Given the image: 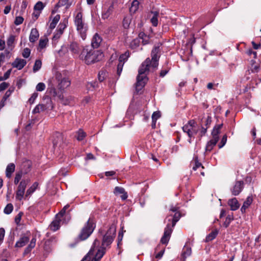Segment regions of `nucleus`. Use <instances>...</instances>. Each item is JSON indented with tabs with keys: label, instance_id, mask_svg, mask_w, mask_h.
Returning <instances> with one entry per match:
<instances>
[{
	"label": "nucleus",
	"instance_id": "1",
	"mask_svg": "<svg viewBox=\"0 0 261 261\" xmlns=\"http://www.w3.org/2000/svg\"><path fill=\"white\" fill-rule=\"evenodd\" d=\"M103 57L102 52L94 49H83L79 55L80 59L85 61L87 64H91L101 60Z\"/></svg>",
	"mask_w": 261,
	"mask_h": 261
},
{
	"label": "nucleus",
	"instance_id": "2",
	"mask_svg": "<svg viewBox=\"0 0 261 261\" xmlns=\"http://www.w3.org/2000/svg\"><path fill=\"white\" fill-rule=\"evenodd\" d=\"M150 64V59L147 58L140 67L138 70V75L137 77V89H141L147 81L148 79L147 78L146 74L149 71Z\"/></svg>",
	"mask_w": 261,
	"mask_h": 261
},
{
	"label": "nucleus",
	"instance_id": "3",
	"mask_svg": "<svg viewBox=\"0 0 261 261\" xmlns=\"http://www.w3.org/2000/svg\"><path fill=\"white\" fill-rule=\"evenodd\" d=\"M74 23L76 27V30L80 33L81 37L83 40L85 39L88 27L87 24L83 20V14L81 12H79L77 13L74 19Z\"/></svg>",
	"mask_w": 261,
	"mask_h": 261
},
{
	"label": "nucleus",
	"instance_id": "4",
	"mask_svg": "<svg viewBox=\"0 0 261 261\" xmlns=\"http://www.w3.org/2000/svg\"><path fill=\"white\" fill-rule=\"evenodd\" d=\"M95 227V224L94 221L89 218L79 234V239L81 241L86 240L93 232Z\"/></svg>",
	"mask_w": 261,
	"mask_h": 261
},
{
	"label": "nucleus",
	"instance_id": "5",
	"mask_svg": "<svg viewBox=\"0 0 261 261\" xmlns=\"http://www.w3.org/2000/svg\"><path fill=\"white\" fill-rule=\"evenodd\" d=\"M55 79L57 83V88L61 91L64 90L71 84V81L64 73L56 72Z\"/></svg>",
	"mask_w": 261,
	"mask_h": 261
},
{
	"label": "nucleus",
	"instance_id": "6",
	"mask_svg": "<svg viewBox=\"0 0 261 261\" xmlns=\"http://www.w3.org/2000/svg\"><path fill=\"white\" fill-rule=\"evenodd\" d=\"M116 231V226L114 225H111L106 233L103 237L101 244L102 248H105V246H108L113 242L115 236Z\"/></svg>",
	"mask_w": 261,
	"mask_h": 261
},
{
	"label": "nucleus",
	"instance_id": "7",
	"mask_svg": "<svg viewBox=\"0 0 261 261\" xmlns=\"http://www.w3.org/2000/svg\"><path fill=\"white\" fill-rule=\"evenodd\" d=\"M195 124L196 122L194 120H191L182 127L184 132L187 133L189 138L188 141L190 143H191V139L194 135L198 132V130L195 128Z\"/></svg>",
	"mask_w": 261,
	"mask_h": 261
},
{
	"label": "nucleus",
	"instance_id": "8",
	"mask_svg": "<svg viewBox=\"0 0 261 261\" xmlns=\"http://www.w3.org/2000/svg\"><path fill=\"white\" fill-rule=\"evenodd\" d=\"M99 243V241L97 239H95L93 243V246L94 247H92L91 248V249H93L94 253H95L94 247L96 246H98ZM105 253V248L102 247L101 249L98 250L96 254H93V255H92V254L90 255V257H91L90 261H99L100 259V258L103 256V255H104Z\"/></svg>",
	"mask_w": 261,
	"mask_h": 261
},
{
	"label": "nucleus",
	"instance_id": "9",
	"mask_svg": "<svg viewBox=\"0 0 261 261\" xmlns=\"http://www.w3.org/2000/svg\"><path fill=\"white\" fill-rule=\"evenodd\" d=\"M244 185V181L242 180L236 181L234 185L230 188L232 195L234 196L238 195L243 190Z\"/></svg>",
	"mask_w": 261,
	"mask_h": 261
},
{
	"label": "nucleus",
	"instance_id": "10",
	"mask_svg": "<svg viewBox=\"0 0 261 261\" xmlns=\"http://www.w3.org/2000/svg\"><path fill=\"white\" fill-rule=\"evenodd\" d=\"M172 232V229L170 227V224L167 223L166 227L165 228L164 235L161 239V243L163 244H167L168 243Z\"/></svg>",
	"mask_w": 261,
	"mask_h": 261
},
{
	"label": "nucleus",
	"instance_id": "11",
	"mask_svg": "<svg viewBox=\"0 0 261 261\" xmlns=\"http://www.w3.org/2000/svg\"><path fill=\"white\" fill-rule=\"evenodd\" d=\"M68 21L67 20H64L62 22L60 23L58 27L56 33H55L53 39L57 40L63 34L64 29L66 28Z\"/></svg>",
	"mask_w": 261,
	"mask_h": 261
},
{
	"label": "nucleus",
	"instance_id": "12",
	"mask_svg": "<svg viewBox=\"0 0 261 261\" xmlns=\"http://www.w3.org/2000/svg\"><path fill=\"white\" fill-rule=\"evenodd\" d=\"M31 167V161L29 160L24 159L20 165L19 171L22 172L24 174H26L30 171Z\"/></svg>",
	"mask_w": 261,
	"mask_h": 261
},
{
	"label": "nucleus",
	"instance_id": "13",
	"mask_svg": "<svg viewBox=\"0 0 261 261\" xmlns=\"http://www.w3.org/2000/svg\"><path fill=\"white\" fill-rule=\"evenodd\" d=\"M68 49L72 54L80 55V52L81 50L83 51V49L85 48L83 46H80L77 42H72L69 44Z\"/></svg>",
	"mask_w": 261,
	"mask_h": 261
},
{
	"label": "nucleus",
	"instance_id": "14",
	"mask_svg": "<svg viewBox=\"0 0 261 261\" xmlns=\"http://www.w3.org/2000/svg\"><path fill=\"white\" fill-rule=\"evenodd\" d=\"M181 217V214L179 212H176L173 216H169L168 218V223L170 224V227L173 228L175 225L176 222Z\"/></svg>",
	"mask_w": 261,
	"mask_h": 261
},
{
	"label": "nucleus",
	"instance_id": "15",
	"mask_svg": "<svg viewBox=\"0 0 261 261\" xmlns=\"http://www.w3.org/2000/svg\"><path fill=\"white\" fill-rule=\"evenodd\" d=\"M27 61L22 59L16 58L15 61L12 63V66L14 68H16L18 70H21L26 65Z\"/></svg>",
	"mask_w": 261,
	"mask_h": 261
},
{
	"label": "nucleus",
	"instance_id": "16",
	"mask_svg": "<svg viewBox=\"0 0 261 261\" xmlns=\"http://www.w3.org/2000/svg\"><path fill=\"white\" fill-rule=\"evenodd\" d=\"M63 142V137L60 133H56L54 136L53 143L55 147L60 146Z\"/></svg>",
	"mask_w": 261,
	"mask_h": 261
},
{
	"label": "nucleus",
	"instance_id": "17",
	"mask_svg": "<svg viewBox=\"0 0 261 261\" xmlns=\"http://www.w3.org/2000/svg\"><path fill=\"white\" fill-rule=\"evenodd\" d=\"M101 41L102 38L101 37L99 36L98 34L96 33L92 39L91 45L94 48H98L99 46Z\"/></svg>",
	"mask_w": 261,
	"mask_h": 261
},
{
	"label": "nucleus",
	"instance_id": "18",
	"mask_svg": "<svg viewBox=\"0 0 261 261\" xmlns=\"http://www.w3.org/2000/svg\"><path fill=\"white\" fill-rule=\"evenodd\" d=\"M223 124L216 125L214 126L212 132V138L219 140V135L220 133V130L222 127Z\"/></svg>",
	"mask_w": 261,
	"mask_h": 261
},
{
	"label": "nucleus",
	"instance_id": "19",
	"mask_svg": "<svg viewBox=\"0 0 261 261\" xmlns=\"http://www.w3.org/2000/svg\"><path fill=\"white\" fill-rule=\"evenodd\" d=\"M228 204L230 207L232 211H236L240 207V204L237 198H233L228 201Z\"/></svg>",
	"mask_w": 261,
	"mask_h": 261
},
{
	"label": "nucleus",
	"instance_id": "20",
	"mask_svg": "<svg viewBox=\"0 0 261 261\" xmlns=\"http://www.w3.org/2000/svg\"><path fill=\"white\" fill-rule=\"evenodd\" d=\"M39 36V33L37 29L33 28L31 30L29 37V40L31 42H35L38 38Z\"/></svg>",
	"mask_w": 261,
	"mask_h": 261
},
{
	"label": "nucleus",
	"instance_id": "21",
	"mask_svg": "<svg viewBox=\"0 0 261 261\" xmlns=\"http://www.w3.org/2000/svg\"><path fill=\"white\" fill-rule=\"evenodd\" d=\"M15 169V165L14 163L9 164L6 169V175L8 178H10L12 173L14 172Z\"/></svg>",
	"mask_w": 261,
	"mask_h": 261
},
{
	"label": "nucleus",
	"instance_id": "22",
	"mask_svg": "<svg viewBox=\"0 0 261 261\" xmlns=\"http://www.w3.org/2000/svg\"><path fill=\"white\" fill-rule=\"evenodd\" d=\"M191 254V248L185 246L181 253V259L182 261H186V259L188 256H189Z\"/></svg>",
	"mask_w": 261,
	"mask_h": 261
},
{
	"label": "nucleus",
	"instance_id": "23",
	"mask_svg": "<svg viewBox=\"0 0 261 261\" xmlns=\"http://www.w3.org/2000/svg\"><path fill=\"white\" fill-rule=\"evenodd\" d=\"M62 221L61 219H58L56 216L55 219L51 222L50 225V229L53 231L57 230L60 227V222Z\"/></svg>",
	"mask_w": 261,
	"mask_h": 261
},
{
	"label": "nucleus",
	"instance_id": "24",
	"mask_svg": "<svg viewBox=\"0 0 261 261\" xmlns=\"http://www.w3.org/2000/svg\"><path fill=\"white\" fill-rule=\"evenodd\" d=\"M29 238L27 236H23L20 238V239L16 243V247H22L26 245L29 242Z\"/></svg>",
	"mask_w": 261,
	"mask_h": 261
},
{
	"label": "nucleus",
	"instance_id": "25",
	"mask_svg": "<svg viewBox=\"0 0 261 261\" xmlns=\"http://www.w3.org/2000/svg\"><path fill=\"white\" fill-rule=\"evenodd\" d=\"M114 10L113 5L112 4L106 10H105L102 13V18L106 19L109 18V17L112 14Z\"/></svg>",
	"mask_w": 261,
	"mask_h": 261
},
{
	"label": "nucleus",
	"instance_id": "26",
	"mask_svg": "<svg viewBox=\"0 0 261 261\" xmlns=\"http://www.w3.org/2000/svg\"><path fill=\"white\" fill-rule=\"evenodd\" d=\"M114 193L115 194H122L121 198L123 200L126 199L127 197V193L125 192L124 188L122 187H116L114 189Z\"/></svg>",
	"mask_w": 261,
	"mask_h": 261
},
{
	"label": "nucleus",
	"instance_id": "27",
	"mask_svg": "<svg viewBox=\"0 0 261 261\" xmlns=\"http://www.w3.org/2000/svg\"><path fill=\"white\" fill-rule=\"evenodd\" d=\"M71 5V2L70 0H59L58 3L56 5V8L58 9L59 8L62 6H66V8L68 9Z\"/></svg>",
	"mask_w": 261,
	"mask_h": 261
},
{
	"label": "nucleus",
	"instance_id": "28",
	"mask_svg": "<svg viewBox=\"0 0 261 261\" xmlns=\"http://www.w3.org/2000/svg\"><path fill=\"white\" fill-rule=\"evenodd\" d=\"M219 140L212 138L210 141H208L206 144L205 150L206 151H211L213 147L216 145Z\"/></svg>",
	"mask_w": 261,
	"mask_h": 261
},
{
	"label": "nucleus",
	"instance_id": "29",
	"mask_svg": "<svg viewBox=\"0 0 261 261\" xmlns=\"http://www.w3.org/2000/svg\"><path fill=\"white\" fill-rule=\"evenodd\" d=\"M161 117V113L159 111L154 112L152 115V128H155L156 120Z\"/></svg>",
	"mask_w": 261,
	"mask_h": 261
},
{
	"label": "nucleus",
	"instance_id": "30",
	"mask_svg": "<svg viewBox=\"0 0 261 261\" xmlns=\"http://www.w3.org/2000/svg\"><path fill=\"white\" fill-rule=\"evenodd\" d=\"M253 199L251 196H248L246 200L244 201L243 206H242L241 210L242 213H245L246 208L251 204Z\"/></svg>",
	"mask_w": 261,
	"mask_h": 261
},
{
	"label": "nucleus",
	"instance_id": "31",
	"mask_svg": "<svg viewBox=\"0 0 261 261\" xmlns=\"http://www.w3.org/2000/svg\"><path fill=\"white\" fill-rule=\"evenodd\" d=\"M47 109L46 105L43 104H39L37 105L33 110L32 113L33 114L39 113L41 112H43Z\"/></svg>",
	"mask_w": 261,
	"mask_h": 261
},
{
	"label": "nucleus",
	"instance_id": "32",
	"mask_svg": "<svg viewBox=\"0 0 261 261\" xmlns=\"http://www.w3.org/2000/svg\"><path fill=\"white\" fill-rule=\"evenodd\" d=\"M29 182H30V180L29 179H22L20 182L17 190L23 191L25 192V190L27 187V186Z\"/></svg>",
	"mask_w": 261,
	"mask_h": 261
},
{
	"label": "nucleus",
	"instance_id": "33",
	"mask_svg": "<svg viewBox=\"0 0 261 261\" xmlns=\"http://www.w3.org/2000/svg\"><path fill=\"white\" fill-rule=\"evenodd\" d=\"M151 13L153 14V16L151 19V22L154 27H156L158 24V16L159 15V12L158 11H151Z\"/></svg>",
	"mask_w": 261,
	"mask_h": 261
},
{
	"label": "nucleus",
	"instance_id": "34",
	"mask_svg": "<svg viewBox=\"0 0 261 261\" xmlns=\"http://www.w3.org/2000/svg\"><path fill=\"white\" fill-rule=\"evenodd\" d=\"M160 46H155L152 50L151 51V58L152 59H159L160 57L159 53H160Z\"/></svg>",
	"mask_w": 261,
	"mask_h": 261
},
{
	"label": "nucleus",
	"instance_id": "35",
	"mask_svg": "<svg viewBox=\"0 0 261 261\" xmlns=\"http://www.w3.org/2000/svg\"><path fill=\"white\" fill-rule=\"evenodd\" d=\"M218 233V230L217 229L214 230L206 236L205 238V242H208L213 240L216 238Z\"/></svg>",
	"mask_w": 261,
	"mask_h": 261
},
{
	"label": "nucleus",
	"instance_id": "36",
	"mask_svg": "<svg viewBox=\"0 0 261 261\" xmlns=\"http://www.w3.org/2000/svg\"><path fill=\"white\" fill-rule=\"evenodd\" d=\"M139 2L137 0L133 1L131 6L129 8V11L130 13H135L139 8Z\"/></svg>",
	"mask_w": 261,
	"mask_h": 261
},
{
	"label": "nucleus",
	"instance_id": "37",
	"mask_svg": "<svg viewBox=\"0 0 261 261\" xmlns=\"http://www.w3.org/2000/svg\"><path fill=\"white\" fill-rule=\"evenodd\" d=\"M15 36L13 35H10L8 38L7 44L8 48L11 50H12L14 47L13 44L15 41Z\"/></svg>",
	"mask_w": 261,
	"mask_h": 261
},
{
	"label": "nucleus",
	"instance_id": "38",
	"mask_svg": "<svg viewBox=\"0 0 261 261\" xmlns=\"http://www.w3.org/2000/svg\"><path fill=\"white\" fill-rule=\"evenodd\" d=\"M38 186V184L37 182H35L32 186L29 188L26 192L25 197H28L29 195H31L37 189Z\"/></svg>",
	"mask_w": 261,
	"mask_h": 261
},
{
	"label": "nucleus",
	"instance_id": "39",
	"mask_svg": "<svg viewBox=\"0 0 261 261\" xmlns=\"http://www.w3.org/2000/svg\"><path fill=\"white\" fill-rule=\"evenodd\" d=\"M108 73L106 70H101L99 72L98 79L99 82H101L108 76Z\"/></svg>",
	"mask_w": 261,
	"mask_h": 261
},
{
	"label": "nucleus",
	"instance_id": "40",
	"mask_svg": "<svg viewBox=\"0 0 261 261\" xmlns=\"http://www.w3.org/2000/svg\"><path fill=\"white\" fill-rule=\"evenodd\" d=\"M60 19V15L58 14L56 15L50 24L49 28L51 30L55 28L57 23Z\"/></svg>",
	"mask_w": 261,
	"mask_h": 261
},
{
	"label": "nucleus",
	"instance_id": "41",
	"mask_svg": "<svg viewBox=\"0 0 261 261\" xmlns=\"http://www.w3.org/2000/svg\"><path fill=\"white\" fill-rule=\"evenodd\" d=\"M260 67L258 64H255V62L254 60H251V66L250 70L252 72L256 73L258 72L259 70Z\"/></svg>",
	"mask_w": 261,
	"mask_h": 261
},
{
	"label": "nucleus",
	"instance_id": "42",
	"mask_svg": "<svg viewBox=\"0 0 261 261\" xmlns=\"http://www.w3.org/2000/svg\"><path fill=\"white\" fill-rule=\"evenodd\" d=\"M58 97L62 100V103L64 105H69L71 103V100L72 99L71 97L66 99H64L63 95L62 93H60V94L58 95Z\"/></svg>",
	"mask_w": 261,
	"mask_h": 261
},
{
	"label": "nucleus",
	"instance_id": "43",
	"mask_svg": "<svg viewBox=\"0 0 261 261\" xmlns=\"http://www.w3.org/2000/svg\"><path fill=\"white\" fill-rule=\"evenodd\" d=\"M129 56V53L128 51H125L124 54L121 55L119 58V61L120 63H124Z\"/></svg>",
	"mask_w": 261,
	"mask_h": 261
},
{
	"label": "nucleus",
	"instance_id": "44",
	"mask_svg": "<svg viewBox=\"0 0 261 261\" xmlns=\"http://www.w3.org/2000/svg\"><path fill=\"white\" fill-rule=\"evenodd\" d=\"M77 136L76 137V139L79 141H82L84 139V138L86 137V134L82 129H79L77 133Z\"/></svg>",
	"mask_w": 261,
	"mask_h": 261
},
{
	"label": "nucleus",
	"instance_id": "45",
	"mask_svg": "<svg viewBox=\"0 0 261 261\" xmlns=\"http://www.w3.org/2000/svg\"><path fill=\"white\" fill-rule=\"evenodd\" d=\"M42 66L41 61L40 60H36L35 64L33 66V71L34 72H36L38 71L41 68Z\"/></svg>",
	"mask_w": 261,
	"mask_h": 261
},
{
	"label": "nucleus",
	"instance_id": "46",
	"mask_svg": "<svg viewBox=\"0 0 261 261\" xmlns=\"http://www.w3.org/2000/svg\"><path fill=\"white\" fill-rule=\"evenodd\" d=\"M233 220V215H228L225 219V221H224V222L223 223V226L225 228H227L230 224L231 221H232Z\"/></svg>",
	"mask_w": 261,
	"mask_h": 261
},
{
	"label": "nucleus",
	"instance_id": "47",
	"mask_svg": "<svg viewBox=\"0 0 261 261\" xmlns=\"http://www.w3.org/2000/svg\"><path fill=\"white\" fill-rule=\"evenodd\" d=\"M140 40L138 38L134 39L129 44V46L132 49H135L139 46Z\"/></svg>",
	"mask_w": 261,
	"mask_h": 261
},
{
	"label": "nucleus",
	"instance_id": "48",
	"mask_svg": "<svg viewBox=\"0 0 261 261\" xmlns=\"http://www.w3.org/2000/svg\"><path fill=\"white\" fill-rule=\"evenodd\" d=\"M58 219H61L63 218L64 216L65 217H68V221L69 220V217L68 216V215L66 214V211L63 208L62 210L56 216Z\"/></svg>",
	"mask_w": 261,
	"mask_h": 261
},
{
	"label": "nucleus",
	"instance_id": "49",
	"mask_svg": "<svg viewBox=\"0 0 261 261\" xmlns=\"http://www.w3.org/2000/svg\"><path fill=\"white\" fill-rule=\"evenodd\" d=\"M24 191L17 190L16 193V199L18 200H21L24 194Z\"/></svg>",
	"mask_w": 261,
	"mask_h": 261
},
{
	"label": "nucleus",
	"instance_id": "50",
	"mask_svg": "<svg viewBox=\"0 0 261 261\" xmlns=\"http://www.w3.org/2000/svg\"><path fill=\"white\" fill-rule=\"evenodd\" d=\"M13 210V206L11 203L8 204L4 209V213L6 214H10Z\"/></svg>",
	"mask_w": 261,
	"mask_h": 261
},
{
	"label": "nucleus",
	"instance_id": "51",
	"mask_svg": "<svg viewBox=\"0 0 261 261\" xmlns=\"http://www.w3.org/2000/svg\"><path fill=\"white\" fill-rule=\"evenodd\" d=\"M94 254V250L93 249H91L87 254L83 258L82 261H90L91 257L90 255H93Z\"/></svg>",
	"mask_w": 261,
	"mask_h": 261
},
{
	"label": "nucleus",
	"instance_id": "52",
	"mask_svg": "<svg viewBox=\"0 0 261 261\" xmlns=\"http://www.w3.org/2000/svg\"><path fill=\"white\" fill-rule=\"evenodd\" d=\"M44 7V6L42 2H38L35 5L34 10H38V11H41L43 9Z\"/></svg>",
	"mask_w": 261,
	"mask_h": 261
},
{
	"label": "nucleus",
	"instance_id": "53",
	"mask_svg": "<svg viewBox=\"0 0 261 261\" xmlns=\"http://www.w3.org/2000/svg\"><path fill=\"white\" fill-rule=\"evenodd\" d=\"M227 137L226 135H224L223 136V137L221 140L220 143L218 145L219 148H221L225 145L226 141H227Z\"/></svg>",
	"mask_w": 261,
	"mask_h": 261
},
{
	"label": "nucleus",
	"instance_id": "54",
	"mask_svg": "<svg viewBox=\"0 0 261 261\" xmlns=\"http://www.w3.org/2000/svg\"><path fill=\"white\" fill-rule=\"evenodd\" d=\"M30 53L31 50L29 48H25L22 53V56L25 58H28L30 56Z\"/></svg>",
	"mask_w": 261,
	"mask_h": 261
},
{
	"label": "nucleus",
	"instance_id": "55",
	"mask_svg": "<svg viewBox=\"0 0 261 261\" xmlns=\"http://www.w3.org/2000/svg\"><path fill=\"white\" fill-rule=\"evenodd\" d=\"M45 88V85L43 83H38L36 87V90L38 91H42Z\"/></svg>",
	"mask_w": 261,
	"mask_h": 261
},
{
	"label": "nucleus",
	"instance_id": "56",
	"mask_svg": "<svg viewBox=\"0 0 261 261\" xmlns=\"http://www.w3.org/2000/svg\"><path fill=\"white\" fill-rule=\"evenodd\" d=\"M14 91V88H12V89L10 88L8 90L6 91L5 93L4 96L3 97V99L4 100H7V99L9 97V96L11 95L12 93Z\"/></svg>",
	"mask_w": 261,
	"mask_h": 261
},
{
	"label": "nucleus",
	"instance_id": "57",
	"mask_svg": "<svg viewBox=\"0 0 261 261\" xmlns=\"http://www.w3.org/2000/svg\"><path fill=\"white\" fill-rule=\"evenodd\" d=\"M38 93L34 92L31 96V97L29 98L28 102L31 104H33L36 98L38 97Z\"/></svg>",
	"mask_w": 261,
	"mask_h": 261
},
{
	"label": "nucleus",
	"instance_id": "58",
	"mask_svg": "<svg viewBox=\"0 0 261 261\" xmlns=\"http://www.w3.org/2000/svg\"><path fill=\"white\" fill-rule=\"evenodd\" d=\"M194 160H195V165L193 167V169L194 170H195V171L199 167H200V166H201L202 168H203V167L202 166V164L198 162L197 157H195Z\"/></svg>",
	"mask_w": 261,
	"mask_h": 261
},
{
	"label": "nucleus",
	"instance_id": "59",
	"mask_svg": "<svg viewBox=\"0 0 261 261\" xmlns=\"http://www.w3.org/2000/svg\"><path fill=\"white\" fill-rule=\"evenodd\" d=\"M130 20L128 18L125 17L123 21V25L125 29H127L129 27Z\"/></svg>",
	"mask_w": 261,
	"mask_h": 261
},
{
	"label": "nucleus",
	"instance_id": "60",
	"mask_svg": "<svg viewBox=\"0 0 261 261\" xmlns=\"http://www.w3.org/2000/svg\"><path fill=\"white\" fill-rule=\"evenodd\" d=\"M47 40L46 39H40L39 43V46L40 48L42 49L44 48L47 44Z\"/></svg>",
	"mask_w": 261,
	"mask_h": 261
},
{
	"label": "nucleus",
	"instance_id": "61",
	"mask_svg": "<svg viewBox=\"0 0 261 261\" xmlns=\"http://www.w3.org/2000/svg\"><path fill=\"white\" fill-rule=\"evenodd\" d=\"M158 60L159 59H152L151 58V64L150 65V67H152V68H156L158 66Z\"/></svg>",
	"mask_w": 261,
	"mask_h": 261
},
{
	"label": "nucleus",
	"instance_id": "62",
	"mask_svg": "<svg viewBox=\"0 0 261 261\" xmlns=\"http://www.w3.org/2000/svg\"><path fill=\"white\" fill-rule=\"evenodd\" d=\"M23 21V18L21 16H17L16 17L15 20L14 21V23L16 25H19L22 23Z\"/></svg>",
	"mask_w": 261,
	"mask_h": 261
},
{
	"label": "nucleus",
	"instance_id": "63",
	"mask_svg": "<svg viewBox=\"0 0 261 261\" xmlns=\"http://www.w3.org/2000/svg\"><path fill=\"white\" fill-rule=\"evenodd\" d=\"M123 63H120L119 62V64L117 65V73L118 75V76H120L121 74V73L122 71L123 66Z\"/></svg>",
	"mask_w": 261,
	"mask_h": 261
},
{
	"label": "nucleus",
	"instance_id": "64",
	"mask_svg": "<svg viewBox=\"0 0 261 261\" xmlns=\"http://www.w3.org/2000/svg\"><path fill=\"white\" fill-rule=\"evenodd\" d=\"M49 93L51 96H53L54 97H56V96L58 97V95L59 94H60V93H57L56 89L54 87L50 88V89L49 90Z\"/></svg>",
	"mask_w": 261,
	"mask_h": 261
}]
</instances>
